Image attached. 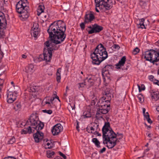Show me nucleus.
I'll use <instances>...</instances> for the list:
<instances>
[{
	"label": "nucleus",
	"instance_id": "5fc2aeb1",
	"mask_svg": "<svg viewBox=\"0 0 159 159\" xmlns=\"http://www.w3.org/2000/svg\"><path fill=\"white\" fill-rule=\"evenodd\" d=\"M139 28H140L142 29L145 28V25L144 24V23L143 24L141 25H139Z\"/></svg>",
	"mask_w": 159,
	"mask_h": 159
},
{
	"label": "nucleus",
	"instance_id": "864d4df0",
	"mask_svg": "<svg viewBox=\"0 0 159 159\" xmlns=\"http://www.w3.org/2000/svg\"><path fill=\"white\" fill-rule=\"evenodd\" d=\"M87 131L89 133H91V127H88L87 128Z\"/></svg>",
	"mask_w": 159,
	"mask_h": 159
},
{
	"label": "nucleus",
	"instance_id": "7c9ffc66",
	"mask_svg": "<svg viewBox=\"0 0 159 159\" xmlns=\"http://www.w3.org/2000/svg\"><path fill=\"white\" fill-rule=\"evenodd\" d=\"M59 70H61L60 68L57 69V71L56 72V80L57 81L58 83L60 82V80L61 79V70L59 71Z\"/></svg>",
	"mask_w": 159,
	"mask_h": 159
},
{
	"label": "nucleus",
	"instance_id": "4468645a",
	"mask_svg": "<svg viewBox=\"0 0 159 159\" xmlns=\"http://www.w3.org/2000/svg\"><path fill=\"white\" fill-rule=\"evenodd\" d=\"M94 75H89L84 80V83L87 85L91 86L93 85L95 81Z\"/></svg>",
	"mask_w": 159,
	"mask_h": 159
},
{
	"label": "nucleus",
	"instance_id": "774afa93",
	"mask_svg": "<svg viewBox=\"0 0 159 159\" xmlns=\"http://www.w3.org/2000/svg\"><path fill=\"white\" fill-rule=\"evenodd\" d=\"M55 98L54 97L50 99V101L51 102H52L54 100Z\"/></svg>",
	"mask_w": 159,
	"mask_h": 159
},
{
	"label": "nucleus",
	"instance_id": "052dcab7",
	"mask_svg": "<svg viewBox=\"0 0 159 159\" xmlns=\"http://www.w3.org/2000/svg\"><path fill=\"white\" fill-rule=\"evenodd\" d=\"M147 121L150 124L152 123V121L151 120L150 118H148V120H147Z\"/></svg>",
	"mask_w": 159,
	"mask_h": 159
},
{
	"label": "nucleus",
	"instance_id": "6e6552de",
	"mask_svg": "<svg viewBox=\"0 0 159 159\" xmlns=\"http://www.w3.org/2000/svg\"><path fill=\"white\" fill-rule=\"evenodd\" d=\"M27 0H20L16 5V11L19 13H20L24 11L28 10L29 7Z\"/></svg>",
	"mask_w": 159,
	"mask_h": 159
},
{
	"label": "nucleus",
	"instance_id": "c9c22d12",
	"mask_svg": "<svg viewBox=\"0 0 159 159\" xmlns=\"http://www.w3.org/2000/svg\"><path fill=\"white\" fill-rule=\"evenodd\" d=\"M88 24V23H85V20L83 22L81 23L80 24V26L82 30H84L85 29V24Z\"/></svg>",
	"mask_w": 159,
	"mask_h": 159
},
{
	"label": "nucleus",
	"instance_id": "f257e3e1",
	"mask_svg": "<svg viewBox=\"0 0 159 159\" xmlns=\"http://www.w3.org/2000/svg\"><path fill=\"white\" fill-rule=\"evenodd\" d=\"M66 30L65 23L61 20L55 21L52 23L47 30L50 39L44 43L48 51L52 52L57 50L66 37L65 32Z\"/></svg>",
	"mask_w": 159,
	"mask_h": 159
},
{
	"label": "nucleus",
	"instance_id": "473e14b6",
	"mask_svg": "<svg viewBox=\"0 0 159 159\" xmlns=\"http://www.w3.org/2000/svg\"><path fill=\"white\" fill-rule=\"evenodd\" d=\"M2 74H0V77H1ZM4 82V78H0V92L1 91V90L3 87V84Z\"/></svg>",
	"mask_w": 159,
	"mask_h": 159
},
{
	"label": "nucleus",
	"instance_id": "20e7f679",
	"mask_svg": "<svg viewBox=\"0 0 159 159\" xmlns=\"http://www.w3.org/2000/svg\"><path fill=\"white\" fill-rule=\"evenodd\" d=\"M93 64L99 65L108 57L107 53L106 48L101 43L98 45L94 52L91 55Z\"/></svg>",
	"mask_w": 159,
	"mask_h": 159
},
{
	"label": "nucleus",
	"instance_id": "ea45409f",
	"mask_svg": "<svg viewBox=\"0 0 159 159\" xmlns=\"http://www.w3.org/2000/svg\"><path fill=\"white\" fill-rule=\"evenodd\" d=\"M138 87L139 88V92L142 90H144L145 89V87L144 85L143 84H142L141 87V88L140 86L139 85H138Z\"/></svg>",
	"mask_w": 159,
	"mask_h": 159
},
{
	"label": "nucleus",
	"instance_id": "58836bf2",
	"mask_svg": "<svg viewBox=\"0 0 159 159\" xmlns=\"http://www.w3.org/2000/svg\"><path fill=\"white\" fill-rule=\"evenodd\" d=\"M138 98L139 100V102L141 103H142L144 101V98L142 97V96L141 95H139L138 96Z\"/></svg>",
	"mask_w": 159,
	"mask_h": 159
},
{
	"label": "nucleus",
	"instance_id": "3c124183",
	"mask_svg": "<svg viewBox=\"0 0 159 159\" xmlns=\"http://www.w3.org/2000/svg\"><path fill=\"white\" fill-rule=\"evenodd\" d=\"M93 102H92V103L95 104V103L96 101H97V98H95V97L93 98Z\"/></svg>",
	"mask_w": 159,
	"mask_h": 159
},
{
	"label": "nucleus",
	"instance_id": "ddd939ff",
	"mask_svg": "<svg viewBox=\"0 0 159 159\" xmlns=\"http://www.w3.org/2000/svg\"><path fill=\"white\" fill-rule=\"evenodd\" d=\"M39 25L37 23H34L31 30V34L34 37H36L39 34Z\"/></svg>",
	"mask_w": 159,
	"mask_h": 159
},
{
	"label": "nucleus",
	"instance_id": "4d7b16f0",
	"mask_svg": "<svg viewBox=\"0 0 159 159\" xmlns=\"http://www.w3.org/2000/svg\"><path fill=\"white\" fill-rule=\"evenodd\" d=\"M55 93H54V95H55V97L54 98L57 99L59 101H60V100L59 99L58 97L57 96V95L56 94V92H55Z\"/></svg>",
	"mask_w": 159,
	"mask_h": 159
},
{
	"label": "nucleus",
	"instance_id": "f3484780",
	"mask_svg": "<svg viewBox=\"0 0 159 159\" xmlns=\"http://www.w3.org/2000/svg\"><path fill=\"white\" fill-rule=\"evenodd\" d=\"M150 93L152 100L156 101L159 99V92L158 91L152 90L151 91Z\"/></svg>",
	"mask_w": 159,
	"mask_h": 159
},
{
	"label": "nucleus",
	"instance_id": "4be33fe9",
	"mask_svg": "<svg viewBox=\"0 0 159 159\" xmlns=\"http://www.w3.org/2000/svg\"><path fill=\"white\" fill-rule=\"evenodd\" d=\"M105 95L103 97H105L106 98L108 99H111V96H112V90L109 89H107L105 91Z\"/></svg>",
	"mask_w": 159,
	"mask_h": 159
},
{
	"label": "nucleus",
	"instance_id": "e433bc0d",
	"mask_svg": "<svg viewBox=\"0 0 159 159\" xmlns=\"http://www.w3.org/2000/svg\"><path fill=\"white\" fill-rule=\"evenodd\" d=\"M11 84L12 85V87H11V88H10V89H11L12 90H18L19 89V88L17 86H16V88L17 89H15V86L14 84V82H13V81H12L11 82Z\"/></svg>",
	"mask_w": 159,
	"mask_h": 159
},
{
	"label": "nucleus",
	"instance_id": "13d9d810",
	"mask_svg": "<svg viewBox=\"0 0 159 159\" xmlns=\"http://www.w3.org/2000/svg\"><path fill=\"white\" fill-rule=\"evenodd\" d=\"M150 150V148H148L147 149L145 150L144 152V153L145 154L147 152L149 151Z\"/></svg>",
	"mask_w": 159,
	"mask_h": 159
},
{
	"label": "nucleus",
	"instance_id": "0eeeda50",
	"mask_svg": "<svg viewBox=\"0 0 159 159\" xmlns=\"http://www.w3.org/2000/svg\"><path fill=\"white\" fill-rule=\"evenodd\" d=\"M7 20L4 14L0 12V38H3L5 36L4 30L7 25Z\"/></svg>",
	"mask_w": 159,
	"mask_h": 159
},
{
	"label": "nucleus",
	"instance_id": "9b49d317",
	"mask_svg": "<svg viewBox=\"0 0 159 159\" xmlns=\"http://www.w3.org/2000/svg\"><path fill=\"white\" fill-rule=\"evenodd\" d=\"M103 29L102 27L99 26L97 24H95L93 25L92 29L90 30H88L87 29V30L89 34H91L94 33H99Z\"/></svg>",
	"mask_w": 159,
	"mask_h": 159
},
{
	"label": "nucleus",
	"instance_id": "72a5a7b5",
	"mask_svg": "<svg viewBox=\"0 0 159 159\" xmlns=\"http://www.w3.org/2000/svg\"><path fill=\"white\" fill-rule=\"evenodd\" d=\"M16 140L14 137H12L9 140L8 142V144H12L15 142Z\"/></svg>",
	"mask_w": 159,
	"mask_h": 159
},
{
	"label": "nucleus",
	"instance_id": "7ed1b4c3",
	"mask_svg": "<svg viewBox=\"0 0 159 159\" xmlns=\"http://www.w3.org/2000/svg\"><path fill=\"white\" fill-rule=\"evenodd\" d=\"M27 124L30 125L32 128L37 130V132L33 135L35 142L38 143L43 138V134L39 131L42 129L44 126L43 123L39 120L36 114H32L27 121Z\"/></svg>",
	"mask_w": 159,
	"mask_h": 159
},
{
	"label": "nucleus",
	"instance_id": "aec40b11",
	"mask_svg": "<svg viewBox=\"0 0 159 159\" xmlns=\"http://www.w3.org/2000/svg\"><path fill=\"white\" fill-rule=\"evenodd\" d=\"M34 71V66L32 64L28 65L25 68V71L30 74H31Z\"/></svg>",
	"mask_w": 159,
	"mask_h": 159
},
{
	"label": "nucleus",
	"instance_id": "49530a36",
	"mask_svg": "<svg viewBox=\"0 0 159 159\" xmlns=\"http://www.w3.org/2000/svg\"><path fill=\"white\" fill-rule=\"evenodd\" d=\"M149 80L151 81H154V77L152 75H150L148 76Z\"/></svg>",
	"mask_w": 159,
	"mask_h": 159
},
{
	"label": "nucleus",
	"instance_id": "79ce46f5",
	"mask_svg": "<svg viewBox=\"0 0 159 159\" xmlns=\"http://www.w3.org/2000/svg\"><path fill=\"white\" fill-rule=\"evenodd\" d=\"M3 2L2 1H0V9H4Z\"/></svg>",
	"mask_w": 159,
	"mask_h": 159
},
{
	"label": "nucleus",
	"instance_id": "09e8293b",
	"mask_svg": "<svg viewBox=\"0 0 159 159\" xmlns=\"http://www.w3.org/2000/svg\"><path fill=\"white\" fill-rule=\"evenodd\" d=\"M106 150V148H103L102 149H101L99 151V153L100 154H102L105 152Z\"/></svg>",
	"mask_w": 159,
	"mask_h": 159
},
{
	"label": "nucleus",
	"instance_id": "338daca9",
	"mask_svg": "<svg viewBox=\"0 0 159 159\" xmlns=\"http://www.w3.org/2000/svg\"><path fill=\"white\" fill-rule=\"evenodd\" d=\"M22 57L24 58H25L27 57V56L24 54L22 55Z\"/></svg>",
	"mask_w": 159,
	"mask_h": 159
},
{
	"label": "nucleus",
	"instance_id": "6e6d98bb",
	"mask_svg": "<svg viewBox=\"0 0 159 159\" xmlns=\"http://www.w3.org/2000/svg\"><path fill=\"white\" fill-rule=\"evenodd\" d=\"M144 19L143 18H142L141 19L140 22L139 24V25H140L142 24H143L144 23Z\"/></svg>",
	"mask_w": 159,
	"mask_h": 159
},
{
	"label": "nucleus",
	"instance_id": "393cba45",
	"mask_svg": "<svg viewBox=\"0 0 159 159\" xmlns=\"http://www.w3.org/2000/svg\"><path fill=\"white\" fill-rule=\"evenodd\" d=\"M21 105L20 102H17L15 103L14 104V108L15 111H20L21 109Z\"/></svg>",
	"mask_w": 159,
	"mask_h": 159
},
{
	"label": "nucleus",
	"instance_id": "a878e982",
	"mask_svg": "<svg viewBox=\"0 0 159 159\" xmlns=\"http://www.w3.org/2000/svg\"><path fill=\"white\" fill-rule=\"evenodd\" d=\"M55 152L50 150H48L46 151V156L48 158H52L53 157Z\"/></svg>",
	"mask_w": 159,
	"mask_h": 159
},
{
	"label": "nucleus",
	"instance_id": "de8ad7c7",
	"mask_svg": "<svg viewBox=\"0 0 159 159\" xmlns=\"http://www.w3.org/2000/svg\"><path fill=\"white\" fill-rule=\"evenodd\" d=\"M59 155L61 157H62L64 159H66V156L63 153H62L61 152H59Z\"/></svg>",
	"mask_w": 159,
	"mask_h": 159
},
{
	"label": "nucleus",
	"instance_id": "412c9836",
	"mask_svg": "<svg viewBox=\"0 0 159 159\" xmlns=\"http://www.w3.org/2000/svg\"><path fill=\"white\" fill-rule=\"evenodd\" d=\"M110 109V107H106V108L105 107L99 108V110L97 112L96 115H97L100 114H106L108 112Z\"/></svg>",
	"mask_w": 159,
	"mask_h": 159
},
{
	"label": "nucleus",
	"instance_id": "603ef678",
	"mask_svg": "<svg viewBox=\"0 0 159 159\" xmlns=\"http://www.w3.org/2000/svg\"><path fill=\"white\" fill-rule=\"evenodd\" d=\"M154 84L159 86V81L157 80H154L153 81Z\"/></svg>",
	"mask_w": 159,
	"mask_h": 159
},
{
	"label": "nucleus",
	"instance_id": "f03ea898",
	"mask_svg": "<svg viewBox=\"0 0 159 159\" xmlns=\"http://www.w3.org/2000/svg\"><path fill=\"white\" fill-rule=\"evenodd\" d=\"M110 127L109 123L105 122L102 129L103 143L107 144L108 148H112L116 145L117 140L116 134L111 129H108Z\"/></svg>",
	"mask_w": 159,
	"mask_h": 159
},
{
	"label": "nucleus",
	"instance_id": "cd10ccee",
	"mask_svg": "<svg viewBox=\"0 0 159 159\" xmlns=\"http://www.w3.org/2000/svg\"><path fill=\"white\" fill-rule=\"evenodd\" d=\"M82 116L84 118H89L91 116V114L90 112L89 111L87 110L84 112Z\"/></svg>",
	"mask_w": 159,
	"mask_h": 159
},
{
	"label": "nucleus",
	"instance_id": "a19ab883",
	"mask_svg": "<svg viewBox=\"0 0 159 159\" xmlns=\"http://www.w3.org/2000/svg\"><path fill=\"white\" fill-rule=\"evenodd\" d=\"M43 112L44 113H47L49 114H51L52 113V111L51 110H43Z\"/></svg>",
	"mask_w": 159,
	"mask_h": 159
},
{
	"label": "nucleus",
	"instance_id": "c03bdc74",
	"mask_svg": "<svg viewBox=\"0 0 159 159\" xmlns=\"http://www.w3.org/2000/svg\"><path fill=\"white\" fill-rule=\"evenodd\" d=\"M98 154L97 152H94L92 155V157L93 158H97Z\"/></svg>",
	"mask_w": 159,
	"mask_h": 159
},
{
	"label": "nucleus",
	"instance_id": "2f4dec72",
	"mask_svg": "<svg viewBox=\"0 0 159 159\" xmlns=\"http://www.w3.org/2000/svg\"><path fill=\"white\" fill-rule=\"evenodd\" d=\"M111 99H108L107 98H106L105 100H103V104H105V108L106 107H110V101Z\"/></svg>",
	"mask_w": 159,
	"mask_h": 159
},
{
	"label": "nucleus",
	"instance_id": "e2e57ef3",
	"mask_svg": "<svg viewBox=\"0 0 159 159\" xmlns=\"http://www.w3.org/2000/svg\"><path fill=\"white\" fill-rule=\"evenodd\" d=\"M79 125H78V122L77 123V125L76 127V129L77 130H78V131L79 130Z\"/></svg>",
	"mask_w": 159,
	"mask_h": 159
},
{
	"label": "nucleus",
	"instance_id": "f704fd0d",
	"mask_svg": "<svg viewBox=\"0 0 159 159\" xmlns=\"http://www.w3.org/2000/svg\"><path fill=\"white\" fill-rule=\"evenodd\" d=\"M139 49L138 48L136 47L133 50L132 53L134 55H136L139 52Z\"/></svg>",
	"mask_w": 159,
	"mask_h": 159
},
{
	"label": "nucleus",
	"instance_id": "423d86ee",
	"mask_svg": "<svg viewBox=\"0 0 159 159\" xmlns=\"http://www.w3.org/2000/svg\"><path fill=\"white\" fill-rule=\"evenodd\" d=\"M143 57L146 60L149 61L153 64L159 61V53L155 52L152 53L150 51H146L143 55Z\"/></svg>",
	"mask_w": 159,
	"mask_h": 159
},
{
	"label": "nucleus",
	"instance_id": "69168bd1",
	"mask_svg": "<svg viewBox=\"0 0 159 159\" xmlns=\"http://www.w3.org/2000/svg\"><path fill=\"white\" fill-rule=\"evenodd\" d=\"M144 118H145V119H146L147 120H148V118H150L149 116H144Z\"/></svg>",
	"mask_w": 159,
	"mask_h": 159
},
{
	"label": "nucleus",
	"instance_id": "f8f14e48",
	"mask_svg": "<svg viewBox=\"0 0 159 159\" xmlns=\"http://www.w3.org/2000/svg\"><path fill=\"white\" fill-rule=\"evenodd\" d=\"M63 130V127L60 124H57L53 127L52 129L53 135H56L58 134Z\"/></svg>",
	"mask_w": 159,
	"mask_h": 159
},
{
	"label": "nucleus",
	"instance_id": "1a4fd4ad",
	"mask_svg": "<svg viewBox=\"0 0 159 159\" xmlns=\"http://www.w3.org/2000/svg\"><path fill=\"white\" fill-rule=\"evenodd\" d=\"M16 90H12L9 89L7 90V102L8 103H12L16 99V94L17 92Z\"/></svg>",
	"mask_w": 159,
	"mask_h": 159
},
{
	"label": "nucleus",
	"instance_id": "39448f33",
	"mask_svg": "<svg viewBox=\"0 0 159 159\" xmlns=\"http://www.w3.org/2000/svg\"><path fill=\"white\" fill-rule=\"evenodd\" d=\"M96 7H99L100 9L104 8L108 10L111 9L113 6L112 0H95Z\"/></svg>",
	"mask_w": 159,
	"mask_h": 159
},
{
	"label": "nucleus",
	"instance_id": "37998d69",
	"mask_svg": "<svg viewBox=\"0 0 159 159\" xmlns=\"http://www.w3.org/2000/svg\"><path fill=\"white\" fill-rule=\"evenodd\" d=\"M50 143H48L45 146V148H51V146L50 145Z\"/></svg>",
	"mask_w": 159,
	"mask_h": 159
},
{
	"label": "nucleus",
	"instance_id": "0e129e2a",
	"mask_svg": "<svg viewBox=\"0 0 159 159\" xmlns=\"http://www.w3.org/2000/svg\"><path fill=\"white\" fill-rule=\"evenodd\" d=\"M123 134H120L118 135V136H120L119 139H121L123 138Z\"/></svg>",
	"mask_w": 159,
	"mask_h": 159
},
{
	"label": "nucleus",
	"instance_id": "a211bd4d",
	"mask_svg": "<svg viewBox=\"0 0 159 159\" xmlns=\"http://www.w3.org/2000/svg\"><path fill=\"white\" fill-rule=\"evenodd\" d=\"M99 125L97 124H95L93 126L91 127V133H93L94 134H97L98 136H101V134H99L98 131L99 129Z\"/></svg>",
	"mask_w": 159,
	"mask_h": 159
},
{
	"label": "nucleus",
	"instance_id": "8fccbe9b",
	"mask_svg": "<svg viewBox=\"0 0 159 159\" xmlns=\"http://www.w3.org/2000/svg\"><path fill=\"white\" fill-rule=\"evenodd\" d=\"M3 159H16V158L12 156H8L7 157H5Z\"/></svg>",
	"mask_w": 159,
	"mask_h": 159
},
{
	"label": "nucleus",
	"instance_id": "c85d7f7f",
	"mask_svg": "<svg viewBox=\"0 0 159 159\" xmlns=\"http://www.w3.org/2000/svg\"><path fill=\"white\" fill-rule=\"evenodd\" d=\"M27 10H25V11H24L23 12L20 13L21 14V16L23 18L27 19L29 17V14Z\"/></svg>",
	"mask_w": 159,
	"mask_h": 159
},
{
	"label": "nucleus",
	"instance_id": "bf43d9fd",
	"mask_svg": "<svg viewBox=\"0 0 159 159\" xmlns=\"http://www.w3.org/2000/svg\"><path fill=\"white\" fill-rule=\"evenodd\" d=\"M92 28H93V25H92V26L89 25L88 26H87V28L86 29V30H87V29L88 30H88L89 29L90 30H92Z\"/></svg>",
	"mask_w": 159,
	"mask_h": 159
},
{
	"label": "nucleus",
	"instance_id": "c756f323",
	"mask_svg": "<svg viewBox=\"0 0 159 159\" xmlns=\"http://www.w3.org/2000/svg\"><path fill=\"white\" fill-rule=\"evenodd\" d=\"M92 142L95 144V145L98 148L101 147L100 146V142L96 138H93L92 139Z\"/></svg>",
	"mask_w": 159,
	"mask_h": 159
},
{
	"label": "nucleus",
	"instance_id": "4c0bfd02",
	"mask_svg": "<svg viewBox=\"0 0 159 159\" xmlns=\"http://www.w3.org/2000/svg\"><path fill=\"white\" fill-rule=\"evenodd\" d=\"M86 84L84 82L80 83L78 84L77 85L79 89H80V88L84 87V86Z\"/></svg>",
	"mask_w": 159,
	"mask_h": 159
},
{
	"label": "nucleus",
	"instance_id": "b1692460",
	"mask_svg": "<svg viewBox=\"0 0 159 159\" xmlns=\"http://www.w3.org/2000/svg\"><path fill=\"white\" fill-rule=\"evenodd\" d=\"M106 98L105 97H103L99 99L98 104L99 107V108H102L105 107V104H103V101L102 100H105Z\"/></svg>",
	"mask_w": 159,
	"mask_h": 159
},
{
	"label": "nucleus",
	"instance_id": "680f3d73",
	"mask_svg": "<svg viewBox=\"0 0 159 159\" xmlns=\"http://www.w3.org/2000/svg\"><path fill=\"white\" fill-rule=\"evenodd\" d=\"M143 115H144V116H149V114H148V112H147L145 113V114H143Z\"/></svg>",
	"mask_w": 159,
	"mask_h": 159
},
{
	"label": "nucleus",
	"instance_id": "a18cd8bd",
	"mask_svg": "<svg viewBox=\"0 0 159 159\" xmlns=\"http://www.w3.org/2000/svg\"><path fill=\"white\" fill-rule=\"evenodd\" d=\"M113 47L114 48L117 49L118 50L120 48V47L118 45H117L116 44H114Z\"/></svg>",
	"mask_w": 159,
	"mask_h": 159
},
{
	"label": "nucleus",
	"instance_id": "dca6fc26",
	"mask_svg": "<svg viewBox=\"0 0 159 159\" xmlns=\"http://www.w3.org/2000/svg\"><path fill=\"white\" fill-rule=\"evenodd\" d=\"M85 23H91L94 19L95 16L92 12L86 13L84 16Z\"/></svg>",
	"mask_w": 159,
	"mask_h": 159
},
{
	"label": "nucleus",
	"instance_id": "bb28decb",
	"mask_svg": "<svg viewBox=\"0 0 159 159\" xmlns=\"http://www.w3.org/2000/svg\"><path fill=\"white\" fill-rule=\"evenodd\" d=\"M44 7L42 5H39L37 9V15L39 16L40 14L43 12L44 11Z\"/></svg>",
	"mask_w": 159,
	"mask_h": 159
},
{
	"label": "nucleus",
	"instance_id": "6ab92c4d",
	"mask_svg": "<svg viewBox=\"0 0 159 159\" xmlns=\"http://www.w3.org/2000/svg\"><path fill=\"white\" fill-rule=\"evenodd\" d=\"M113 66L112 65H107L105 66L102 70V75H106L107 73H109V71L113 68Z\"/></svg>",
	"mask_w": 159,
	"mask_h": 159
},
{
	"label": "nucleus",
	"instance_id": "9d476101",
	"mask_svg": "<svg viewBox=\"0 0 159 159\" xmlns=\"http://www.w3.org/2000/svg\"><path fill=\"white\" fill-rule=\"evenodd\" d=\"M52 55V52L47 49V51L46 52H43V54L40 55L39 57L43 60L45 61L46 62H49L50 61Z\"/></svg>",
	"mask_w": 159,
	"mask_h": 159
},
{
	"label": "nucleus",
	"instance_id": "2eb2a0df",
	"mask_svg": "<svg viewBox=\"0 0 159 159\" xmlns=\"http://www.w3.org/2000/svg\"><path fill=\"white\" fill-rule=\"evenodd\" d=\"M126 60V57L125 56H123L120 60L119 61L118 63L116 64L115 65L116 66V67L117 69H122V70H127V68H125L124 69V68H122V66H123L125 63Z\"/></svg>",
	"mask_w": 159,
	"mask_h": 159
},
{
	"label": "nucleus",
	"instance_id": "5701e85b",
	"mask_svg": "<svg viewBox=\"0 0 159 159\" xmlns=\"http://www.w3.org/2000/svg\"><path fill=\"white\" fill-rule=\"evenodd\" d=\"M30 134L32 133V129L30 126L25 128L22 130L21 133L22 134H26L27 133Z\"/></svg>",
	"mask_w": 159,
	"mask_h": 159
}]
</instances>
